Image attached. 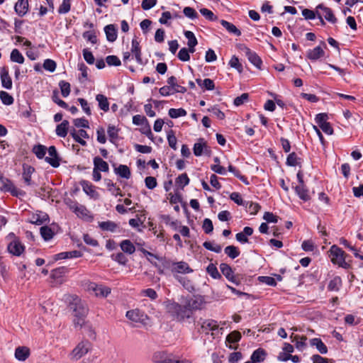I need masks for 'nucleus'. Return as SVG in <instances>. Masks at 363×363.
Segmentation results:
<instances>
[{
	"label": "nucleus",
	"mask_w": 363,
	"mask_h": 363,
	"mask_svg": "<svg viewBox=\"0 0 363 363\" xmlns=\"http://www.w3.org/2000/svg\"><path fill=\"white\" fill-rule=\"evenodd\" d=\"M267 354L264 349L258 348L252 352L250 359L253 360V362H255L256 363H259L265 359Z\"/></svg>",
	"instance_id": "obj_29"
},
{
	"label": "nucleus",
	"mask_w": 363,
	"mask_h": 363,
	"mask_svg": "<svg viewBox=\"0 0 363 363\" xmlns=\"http://www.w3.org/2000/svg\"><path fill=\"white\" fill-rule=\"evenodd\" d=\"M184 36L188 39V47L196 46L198 44L197 39L194 33L190 30H186L184 33Z\"/></svg>",
	"instance_id": "obj_55"
},
{
	"label": "nucleus",
	"mask_w": 363,
	"mask_h": 363,
	"mask_svg": "<svg viewBox=\"0 0 363 363\" xmlns=\"http://www.w3.org/2000/svg\"><path fill=\"white\" fill-rule=\"evenodd\" d=\"M312 345H315L321 354H326L328 348L324 342L319 338H314L311 340Z\"/></svg>",
	"instance_id": "obj_49"
},
{
	"label": "nucleus",
	"mask_w": 363,
	"mask_h": 363,
	"mask_svg": "<svg viewBox=\"0 0 363 363\" xmlns=\"http://www.w3.org/2000/svg\"><path fill=\"white\" fill-rule=\"evenodd\" d=\"M311 360L313 363H334V360L333 359L323 357L319 354H313L311 357Z\"/></svg>",
	"instance_id": "obj_62"
},
{
	"label": "nucleus",
	"mask_w": 363,
	"mask_h": 363,
	"mask_svg": "<svg viewBox=\"0 0 363 363\" xmlns=\"http://www.w3.org/2000/svg\"><path fill=\"white\" fill-rule=\"evenodd\" d=\"M125 316L130 320L136 323L143 322L145 316L140 310H130L126 312Z\"/></svg>",
	"instance_id": "obj_24"
},
{
	"label": "nucleus",
	"mask_w": 363,
	"mask_h": 363,
	"mask_svg": "<svg viewBox=\"0 0 363 363\" xmlns=\"http://www.w3.org/2000/svg\"><path fill=\"white\" fill-rule=\"evenodd\" d=\"M228 171L234 174L235 177L239 179L245 184L248 185L250 184L247 178L241 174V172L238 169L235 167L230 164L228 166Z\"/></svg>",
	"instance_id": "obj_42"
},
{
	"label": "nucleus",
	"mask_w": 363,
	"mask_h": 363,
	"mask_svg": "<svg viewBox=\"0 0 363 363\" xmlns=\"http://www.w3.org/2000/svg\"><path fill=\"white\" fill-rule=\"evenodd\" d=\"M89 289L93 291L96 296L107 297L111 292V289L102 284L91 282Z\"/></svg>",
	"instance_id": "obj_10"
},
{
	"label": "nucleus",
	"mask_w": 363,
	"mask_h": 363,
	"mask_svg": "<svg viewBox=\"0 0 363 363\" xmlns=\"http://www.w3.org/2000/svg\"><path fill=\"white\" fill-rule=\"evenodd\" d=\"M203 303V299L201 297H194L190 298L187 302V307L191 310H197L200 309L201 306Z\"/></svg>",
	"instance_id": "obj_40"
},
{
	"label": "nucleus",
	"mask_w": 363,
	"mask_h": 363,
	"mask_svg": "<svg viewBox=\"0 0 363 363\" xmlns=\"http://www.w3.org/2000/svg\"><path fill=\"white\" fill-rule=\"evenodd\" d=\"M68 272L69 269L67 267H60L51 271L50 277L53 279H58L68 273Z\"/></svg>",
	"instance_id": "obj_41"
},
{
	"label": "nucleus",
	"mask_w": 363,
	"mask_h": 363,
	"mask_svg": "<svg viewBox=\"0 0 363 363\" xmlns=\"http://www.w3.org/2000/svg\"><path fill=\"white\" fill-rule=\"evenodd\" d=\"M71 9V0H62V3L58 8V13L65 14L68 13Z\"/></svg>",
	"instance_id": "obj_58"
},
{
	"label": "nucleus",
	"mask_w": 363,
	"mask_h": 363,
	"mask_svg": "<svg viewBox=\"0 0 363 363\" xmlns=\"http://www.w3.org/2000/svg\"><path fill=\"white\" fill-rule=\"evenodd\" d=\"M35 172V168L30 165L24 164L23 165V179L26 185H31V175Z\"/></svg>",
	"instance_id": "obj_26"
},
{
	"label": "nucleus",
	"mask_w": 363,
	"mask_h": 363,
	"mask_svg": "<svg viewBox=\"0 0 363 363\" xmlns=\"http://www.w3.org/2000/svg\"><path fill=\"white\" fill-rule=\"evenodd\" d=\"M40 235L42 238L45 240L48 241L51 240L54 236V232L49 226L45 225L40 229Z\"/></svg>",
	"instance_id": "obj_44"
},
{
	"label": "nucleus",
	"mask_w": 363,
	"mask_h": 363,
	"mask_svg": "<svg viewBox=\"0 0 363 363\" xmlns=\"http://www.w3.org/2000/svg\"><path fill=\"white\" fill-rule=\"evenodd\" d=\"M301 159L298 157L296 152H293L290 153L286 158V164L289 167H295L300 164V160Z\"/></svg>",
	"instance_id": "obj_45"
},
{
	"label": "nucleus",
	"mask_w": 363,
	"mask_h": 363,
	"mask_svg": "<svg viewBox=\"0 0 363 363\" xmlns=\"http://www.w3.org/2000/svg\"><path fill=\"white\" fill-rule=\"evenodd\" d=\"M164 266L171 269V272L174 277V274H189L193 272V269L189 267L188 263L184 261L181 262H171L165 261Z\"/></svg>",
	"instance_id": "obj_4"
},
{
	"label": "nucleus",
	"mask_w": 363,
	"mask_h": 363,
	"mask_svg": "<svg viewBox=\"0 0 363 363\" xmlns=\"http://www.w3.org/2000/svg\"><path fill=\"white\" fill-rule=\"evenodd\" d=\"M202 228L205 233L210 234L213 230V225L210 218H205L203 221Z\"/></svg>",
	"instance_id": "obj_61"
},
{
	"label": "nucleus",
	"mask_w": 363,
	"mask_h": 363,
	"mask_svg": "<svg viewBox=\"0 0 363 363\" xmlns=\"http://www.w3.org/2000/svg\"><path fill=\"white\" fill-rule=\"evenodd\" d=\"M59 86L63 97H67L71 91L70 84L66 81L61 80L59 82Z\"/></svg>",
	"instance_id": "obj_53"
},
{
	"label": "nucleus",
	"mask_w": 363,
	"mask_h": 363,
	"mask_svg": "<svg viewBox=\"0 0 363 363\" xmlns=\"http://www.w3.org/2000/svg\"><path fill=\"white\" fill-rule=\"evenodd\" d=\"M155 363H179L177 360L172 358V355L165 351H157L152 357Z\"/></svg>",
	"instance_id": "obj_8"
},
{
	"label": "nucleus",
	"mask_w": 363,
	"mask_h": 363,
	"mask_svg": "<svg viewBox=\"0 0 363 363\" xmlns=\"http://www.w3.org/2000/svg\"><path fill=\"white\" fill-rule=\"evenodd\" d=\"M0 99L2 104L6 106L13 104L14 101L13 96L5 91H0Z\"/></svg>",
	"instance_id": "obj_51"
},
{
	"label": "nucleus",
	"mask_w": 363,
	"mask_h": 363,
	"mask_svg": "<svg viewBox=\"0 0 363 363\" xmlns=\"http://www.w3.org/2000/svg\"><path fill=\"white\" fill-rule=\"evenodd\" d=\"M82 36L86 40L91 42L92 44L97 43V36L94 30L85 31L83 33Z\"/></svg>",
	"instance_id": "obj_63"
},
{
	"label": "nucleus",
	"mask_w": 363,
	"mask_h": 363,
	"mask_svg": "<svg viewBox=\"0 0 363 363\" xmlns=\"http://www.w3.org/2000/svg\"><path fill=\"white\" fill-rule=\"evenodd\" d=\"M131 52L135 55L137 62L140 65L143 64L142 52L140 43L136 38H133L131 42Z\"/></svg>",
	"instance_id": "obj_22"
},
{
	"label": "nucleus",
	"mask_w": 363,
	"mask_h": 363,
	"mask_svg": "<svg viewBox=\"0 0 363 363\" xmlns=\"http://www.w3.org/2000/svg\"><path fill=\"white\" fill-rule=\"evenodd\" d=\"M10 59L13 62L23 64L24 62V57L18 49H13L10 55Z\"/></svg>",
	"instance_id": "obj_47"
},
{
	"label": "nucleus",
	"mask_w": 363,
	"mask_h": 363,
	"mask_svg": "<svg viewBox=\"0 0 363 363\" xmlns=\"http://www.w3.org/2000/svg\"><path fill=\"white\" fill-rule=\"evenodd\" d=\"M30 355V350L27 347H18L15 350V357L20 361H25Z\"/></svg>",
	"instance_id": "obj_30"
},
{
	"label": "nucleus",
	"mask_w": 363,
	"mask_h": 363,
	"mask_svg": "<svg viewBox=\"0 0 363 363\" xmlns=\"http://www.w3.org/2000/svg\"><path fill=\"white\" fill-rule=\"evenodd\" d=\"M244 50L248 60L257 68L261 69L262 65V60L259 57V55L255 52L251 50L247 47H245Z\"/></svg>",
	"instance_id": "obj_13"
},
{
	"label": "nucleus",
	"mask_w": 363,
	"mask_h": 363,
	"mask_svg": "<svg viewBox=\"0 0 363 363\" xmlns=\"http://www.w3.org/2000/svg\"><path fill=\"white\" fill-rule=\"evenodd\" d=\"M93 163L94 169L98 171L107 172L109 170L108 164L99 156L94 158Z\"/></svg>",
	"instance_id": "obj_25"
},
{
	"label": "nucleus",
	"mask_w": 363,
	"mask_h": 363,
	"mask_svg": "<svg viewBox=\"0 0 363 363\" xmlns=\"http://www.w3.org/2000/svg\"><path fill=\"white\" fill-rule=\"evenodd\" d=\"M121 250L126 254L132 255L135 251V247L130 240H122L120 243Z\"/></svg>",
	"instance_id": "obj_32"
},
{
	"label": "nucleus",
	"mask_w": 363,
	"mask_h": 363,
	"mask_svg": "<svg viewBox=\"0 0 363 363\" xmlns=\"http://www.w3.org/2000/svg\"><path fill=\"white\" fill-rule=\"evenodd\" d=\"M331 262L343 269H349L350 264L346 262L347 254L340 247L333 245L328 251Z\"/></svg>",
	"instance_id": "obj_2"
},
{
	"label": "nucleus",
	"mask_w": 363,
	"mask_h": 363,
	"mask_svg": "<svg viewBox=\"0 0 363 363\" xmlns=\"http://www.w3.org/2000/svg\"><path fill=\"white\" fill-rule=\"evenodd\" d=\"M342 279L339 276L333 277L328 285V290L330 291H338L342 286Z\"/></svg>",
	"instance_id": "obj_37"
},
{
	"label": "nucleus",
	"mask_w": 363,
	"mask_h": 363,
	"mask_svg": "<svg viewBox=\"0 0 363 363\" xmlns=\"http://www.w3.org/2000/svg\"><path fill=\"white\" fill-rule=\"evenodd\" d=\"M294 190L301 200L305 202L311 200L309 190L306 185H297L294 187Z\"/></svg>",
	"instance_id": "obj_21"
},
{
	"label": "nucleus",
	"mask_w": 363,
	"mask_h": 363,
	"mask_svg": "<svg viewBox=\"0 0 363 363\" xmlns=\"http://www.w3.org/2000/svg\"><path fill=\"white\" fill-rule=\"evenodd\" d=\"M220 269L225 278L230 282L239 285L241 283L240 275L235 274L232 267L227 263H221Z\"/></svg>",
	"instance_id": "obj_5"
},
{
	"label": "nucleus",
	"mask_w": 363,
	"mask_h": 363,
	"mask_svg": "<svg viewBox=\"0 0 363 363\" xmlns=\"http://www.w3.org/2000/svg\"><path fill=\"white\" fill-rule=\"evenodd\" d=\"M169 310L174 313L179 320H184L190 316V311L187 306H182L177 303H173L169 306Z\"/></svg>",
	"instance_id": "obj_6"
},
{
	"label": "nucleus",
	"mask_w": 363,
	"mask_h": 363,
	"mask_svg": "<svg viewBox=\"0 0 363 363\" xmlns=\"http://www.w3.org/2000/svg\"><path fill=\"white\" fill-rule=\"evenodd\" d=\"M174 279L177 280L188 291L192 292L194 291V286L191 281L188 278L179 276V274H174Z\"/></svg>",
	"instance_id": "obj_27"
},
{
	"label": "nucleus",
	"mask_w": 363,
	"mask_h": 363,
	"mask_svg": "<svg viewBox=\"0 0 363 363\" xmlns=\"http://www.w3.org/2000/svg\"><path fill=\"white\" fill-rule=\"evenodd\" d=\"M2 184L1 190L5 192H10L13 196H23L26 194L25 191L16 188L13 182L8 178H5L3 182H0Z\"/></svg>",
	"instance_id": "obj_7"
},
{
	"label": "nucleus",
	"mask_w": 363,
	"mask_h": 363,
	"mask_svg": "<svg viewBox=\"0 0 363 363\" xmlns=\"http://www.w3.org/2000/svg\"><path fill=\"white\" fill-rule=\"evenodd\" d=\"M69 123L67 120H64L60 124L56 127V134L59 137L65 138L67 135L69 130Z\"/></svg>",
	"instance_id": "obj_28"
},
{
	"label": "nucleus",
	"mask_w": 363,
	"mask_h": 363,
	"mask_svg": "<svg viewBox=\"0 0 363 363\" xmlns=\"http://www.w3.org/2000/svg\"><path fill=\"white\" fill-rule=\"evenodd\" d=\"M258 280L259 282L265 284L270 286H277L276 279L272 277L259 276L258 277Z\"/></svg>",
	"instance_id": "obj_59"
},
{
	"label": "nucleus",
	"mask_w": 363,
	"mask_h": 363,
	"mask_svg": "<svg viewBox=\"0 0 363 363\" xmlns=\"http://www.w3.org/2000/svg\"><path fill=\"white\" fill-rule=\"evenodd\" d=\"M114 172L121 177L128 179L130 176V170L127 165L120 164L117 168H115Z\"/></svg>",
	"instance_id": "obj_36"
},
{
	"label": "nucleus",
	"mask_w": 363,
	"mask_h": 363,
	"mask_svg": "<svg viewBox=\"0 0 363 363\" xmlns=\"http://www.w3.org/2000/svg\"><path fill=\"white\" fill-rule=\"evenodd\" d=\"M48 151V149L45 146L43 145H35L33 147V152L36 155V157L38 159H43L45 158V155L46 154V152Z\"/></svg>",
	"instance_id": "obj_48"
},
{
	"label": "nucleus",
	"mask_w": 363,
	"mask_h": 363,
	"mask_svg": "<svg viewBox=\"0 0 363 363\" xmlns=\"http://www.w3.org/2000/svg\"><path fill=\"white\" fill-rule=\"evenodd\" d=\"M111 259L121 265H125L128 261L123 252H118L111 255Z\"/></svg>",
	"instance_id": "obj_56"
},
{
	"label": "nucleus",
	"mask_w": 363,
	"mask_h": 363,
	"mask_svg": "<svg viewBox=\"0 0 363 363\" xmlns=\"http://www.w3.org/2000/svg\"><path fill=\"white\" fill-rule=\"evenodd\" d=\"M186 111L182 108H170L168 114L172 118H177L181 116H185L186 115Z\"/></svg>",
	"instance_id": "obj_52"
},
{
	"label": "nucleus",
	"mask_w": 363,
	"mask_h": 363,
	"mask_svg": "<svg viewBox=\"0 0 363 363\" xmlns=\"http://www.w3.org/2000/svg\"><path fill=\"white\" fill-rule=\"evenodd\" d=\"M218 328V324L215 320H203L201 323V329L202 333H204L205 334H208L210 331L216 330Z\"/></svg>",
	"instance_id": "obj_18"
},
{
	"label": "nucleus",
	"mask_w": 363,
	"mask_h": 363,
	"mask_svg": "<svg viewBox=\"0 0 363 363\" xmlns=\"http://www.w3.org/2000/svg\"><path fill=\"white\" fill-rule=\"evenodd\" d=\"M229 65L231 67L236 69L239 72H242V65L240 62L239 59L235 55H233L229 61Z\"/></svg>",
	"instance_id": "obj_60"
},
{
	"label": "nucleus",
	"mask_w": 363,
	"mask_h": 363,
	"mask_svg": "<svg viewBox=\"0 0 363 363\" xmlns=\"http://www.w3.org/2000/svg\"><path fill=\"white\" fill-rule=\"evenodd\" d=\"M7 250L11 254L15 256H20L23 252L25 247L18 239L15 238V239L8 245Z\"/></svg>",
	"instance_id": "obj_12"
},
{
	"label": "nucleus",
	"mask_w": 363,
	"mask_h": 363,
	"mask_svg": "<svg viewBox=\"0 0 363 363\" xmlns=\"http://www.w3.org/2000/svg\"><path fill=\"white\" fill-rule=\"evenodd\" d=\"M28 0H18L15 4V12L20 16H24L28 11Z\"/></svg>",
	"instance_id": "obj_19"
},
{
	"label": "nucleus",
	"mask_w": 363,
	"mask_h": 363,
	"mask_svg": "<svg viewBox=\"0 0 363 363\" xmlns=\"http://www.w3.org/2000/svg\"><path fill=\"white\" fill-rule=\"evenodd\" d=\"M325 51L320 46H316L313 49L307 51L306 57L311 61H315L324 57Z\"/></svg>",
	"instance_id": "obj_20"
},
{
	"label": "nucleus",
	"mask_w": 363,
	"mask_h": 363,
	"mask_svg": "<svg viewBox=\"0 0 363 363\" xmlns=\"http://www.w3.org/2000/svg\"><path fill=\"white\" fill-rule=\"evenodd\" d=\"M91 347V344L89 340H82L69 353V357L72 361H77L87 354Z\"/></svg>",
	"instance_id": "obj_3"
},
{
	"label": "nucleus",
	"mask_w": 363,
	"mask_h": 363,
	"mask_svg": "<svg viewBox=\"0 0 363 363\" xmlns=\"http://www.w3.org/2000/svg\"><path fill=\"white\" fill-rule=\"evenodd\" d=\"M69 306L72 310L74 316L73 320L74 326L82 328L85 323V318L89 312L86 304L77 296H73Z\"/></svg>",
	"instance_id": "obj_1"
},
{
	"label": "nucleus",
	"mask_w": 363,
	"mask_h": 363,
	"mask_svg": "<svg viewBox=\"0 0 363 363\" xmlns=\"http://www.w3.org/2000/svg\"><path fill=\"white\" fill-rule=\"evenodd\" d=\"M49 156L45 157V160L52 167H58L60 166V157L55 146H50L48 149Z\"/></svg>",
	"instance_id": "obj_11"
},
{
	"label": "nucleus",
	"mask_w": 363,
	"mask_h": 363,
	"mask_svg": "<svg viewBox=\"0 0 363 363\" xmlns=\"http://www.w3.org/2000/svg\"><path fill=\"white\" fill-rule=\"evenodd\" d=\"M196 82L200 87L205 89L206 90L212 91L215 89L214 82L209 78H206L203 80L196 79Z\"/></svg>",
	"instance_id": "obj_35"
},
{
	"label": "nucleus",
	"mask_w": 363,
	"mask_h": 363,
	"mask_svg": "<svg viewBox=\"0 0 363 363\" xmlns=\"http://www.w3.org/2000/svg\"><path fill=\"white\" fill-rule=\"evenodd\" d=\"M225 253L231 259H235L238 257L240 252L238 247L234 245H228L224 249Z\"/></svg>",
	"instance_id": "obj_46"
},
{
	"label": "nucleus",
	"mask_w": 363,
	"mask_h": 363,
	"mask_svg": "<svg viewBox=\"0 0 363 363\" xmlns=\"http://www.w3.org/2000/svg\"><path fill=\"white\" fill-rule=\"evenodd\" d=\"M0 78L1 85L6 89H12V79L9 73V69L6 67H2L0 69Z\"/></svg>",
	"instance_id": "obj_16"
},
{
	"label": "nucleus",
	"mask_w": 363,
	"mask_h": 363,
	"mask_svg": "<svg viewBox=\"0 0 363 363\" xmlns=\"http://www.w3.org/2000/svg\"><path fill=\"white\" fill-rule=\"evenodd\" d=\"M193 152L195 156L199 157L203 154L210 155L211 150L204 139L199 138V142L196 143L194 145Z\"/></svg>",
	"instance_id": "obj_9"
},
{
	"label": "nucleus",
	"mask_w": 363,
	"mask_h": 363,
	"mask_svg": "<svg viewBox=\"0 0 363 363\" xmlns=\"http://www.w3.org/2000/svg\"><path fill=\"white\" fill-rule=\"evenodd\" d=\"M242 337L241 333L238 330H234L228 334L226 337V342L229 343L228 347L231 350H236L238 348V343Z\"/></svg>",
	"instance_id": "obj_17"
},
{
	"label": "nucleus",
	"mask_w": 363,
	"mask_h": 363,
	"mask_svg": "<svg viewBox=\"0 0 363 363\" xmlns=\"http://www.w3.org/2000/svg\"><path fill=\"white\" fill-rule=\"evenodd\" d=\"M183 13L185 16L192 20L196 19L199 17V14L196 12V11L194 8H191L190 6L184 7Z\"/></svg>",
	"instance_id": "obj_57"
},
{
	"label": "nucleus",
	"mask_w": 363,
	"mask_h": 363,
	"mask_svg": "<svg viewBox=\"0 0 363 363\" xmlns=\"http://www.w3.org/2000/svg\"><path fill=\"white\" fill-rule=\"evenodd\" d=\"M118 132L119 129L117 128L115 125H108L107 128V133L108 135L109 141L111 143H116V140L118 138Z\"/></svg>",
	"instance_id": "obj_38"
},
{
	"label": "nucleus",
	"mask_w": 363,
	"mask_h": 363,
	"mask_svg": "<svg viewBox=\"0 0 363 363\" xmlns=\"http://www.w3.org/2000/svg\"><path fill=\"white\" fill-rule=\"evenodd\" d=\"M141 294L144 296L150 298L152 301L156 300L158 297L156 291L151 288L143 290L141 291Z\"/></svg>",
	"instance_id": "obj_64"
},
{
	"label": "nucleus",
	"mask_w": 363,
	"mask_h": 363,
	"mask_svg": "<svg viewBox=\"0 0 363 363\" xmlns=\"http://www.w3.org/2000/svg\"><path fill=\"white\" fill-rule=\"evenodd\" d=\"M106 39L109 42H114L117 39V28L113 24H109L104 27Z\"/></svg>",
	"instance_id": "obj_23"
},
{
	"label": "nucleus",
	"mask_w": 363,
	"mask_h": 363,
	"mask_svg": "<svg viewBox=\"0 0 363 363\" xmlns=\"http://www.w3.org/2000/svg\"><path fill=\"white\" fill-rule=\"evenodd\" d=\"M189 178L186 173L180 174L175 180L176 185L183 189L189 183Z\"/></svg>",
	"instance_id": "obj_50"
},
{
	"label": "nucleus",
	"mask_w": 363,
	"mask_h": 363,
	"mask_svg": "<svg viewBox=\"0 0 363 363\" xmlns=\"http://www.w3.org/2000/svg\"><path fill=\"white\" fill-rule=\"evenodd\" d=\"M71 208L72 209L73 212L79 217L82 218L89 217V211L84 206L76 203L74 206H72Z\"/></svg>",
	"instance_id": "obj_33"
},
{
	"label": "nucleus",
	"mask_w": 363,
	"mask_h": 363,
	"mask_svg": "<svg viewBox=\"0 0 363 363\" xmlns=\"http://www.w3.org/2000/svg\"><path fill=\"white\" fill-rule=\"evenodd\" d=\"M206 272L213 279L221 278V275L219 273L216 266L213 263H211L208 265L206 268Z\"/></svg>",
	"instance_id": "obj_54"
},
{
	"label": "nucleus",
	"mask_w": 363,
	"mask_h": 363,
	"mask_svg": "<svg viewBox=\"0 0 363 363\" xmlns=\"http://www.w3.org/2000/svg\"><path fill=\"white\" fill-rule=\"evenodd\" d=\"M96 100L99 103V108L104 111V112H107L109 111V102L108 101L107 97L104 94H97L96 96Z\"/></svg>",
	"instance_id": "obj_34"
},
{
	"label": "nucleus",
	"mask_w": 363,
	"mask_h": 363,
	"mask_svg": "<svg viewBox=\"0 0 363 363\" xmlns=\"http://www.w3.org/2000/svg\"><path fill=\"white\" fill-rule=\"evenodd\" d=\"M220 24L230 33H233L236 36H240L241 35V31L237 28V27L233 25V23L225 21V20H221Z\"/></svg>",
	"instance_id": "obj_39"
},
{
	"label": "nucleus",
	"mask_w": 363,
	"mask_h": 363,
	"mask_svg": "<svg viewBox=\"0 0 363 363\" xmlns=\"http://www.w3.org/2000/svg\"><path fill=\"white\" fill-rule=\"evenodd\" d=\"M79 184L86 194L94 199H99V194L96 191V187L91 182L86 180H82Z\"/></svg>",
	"instance_id": "obj_15"
},
{
	"label": "nucleus",
	"mask_w": 363,
	"mask_h": 363,
	"mask_svg": "<svg viewBox=\"0 0 363 363\" xmlns=\"http://www.w3.org/2000/svg\"><path fill=\"white\" fill-rule=\"evenodd\" d=\"M99 227L104 231L116 232L118 228V224L111 220L99 222Z\"/></svg>",
	"instance_id": "obj_31"
},
{
	"label": "nucleus",
	"mask_w": 363,
	"mask_h": 363,
	"mask_svg": "<svg viewBox=\"0 0 363 363\" xmlns=\"http://www.w3.org/2000/svg\"><path fill=\"white\" fill-rule=\"evenodd\" d=\"M316 10L320 11L323 15V18H324L328 22L331 23H336L337 18H335L331 9L325 6L323 4H320L316 6Z\"/></svg>",
	"instance_id": "obj_14"
},
{
	"label": "nucleus",
	"mask_w": 363,
	"mask_h": 363,
	"mask_svg": "<svg viewBox=\"0 0 363 363\" xmlns=\"http://www.w3.org/2000/svg\"><path fill=\"white\" fill-rule=\"evenodd\" d=\"M48 219V216L46 213L33 214L30 223L40 225L43 224Z\"/></svg>",
	"instance_id": "obj_43"
}]
</instances>
